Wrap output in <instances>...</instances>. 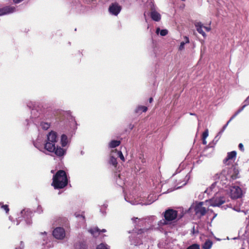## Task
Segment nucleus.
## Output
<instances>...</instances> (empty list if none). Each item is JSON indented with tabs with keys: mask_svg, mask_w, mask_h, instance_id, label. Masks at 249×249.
<instances>
[{
	"mask_svg": "<svg viewBox=\"0 0 249 249\" xmlns=\"http://www.w3.org/2000/svg\"><path fill=\"white\" fill-rule=\"evenodd\" d=\"M59 138L57 133L51 131L48 133L45 139V151L49 153H53L58 157H63L67 151L66 148H61L58 146Z\"/></svg>",
	"mask_w": 249,
	"mask_h": 249,
	"instance_id": "obj_1",
	"label": "nucleus"
},
{
	"mask_svg": "<svg viewBox=\"0 0 249 249\" xmlns=\"http://www.w3.org/2000/svg\"><path fill=\"white\" fill-rule=\"evenodd\" d=\"M46 110L43 108H36L31 112L30 120L26 119L25 124L29 126L31 122L36 127H40L44 130H47L51 125V123L47 120V115L45 113Z\"/></svg>",
	"mask_w": 249,
	"mask_h": 249,
	"instance_id": "obj_2",
	"label": "nucleus"
},
{
	"mask_svg": "<svg viewBox=\"0 0 249 249\" xmlns=\"http://www.w3.org/2000/svg\"><path fill=\"white\" fill-rule=\"evenodd\" d=\"M133 230L131 235L129 236V241L131 245L135 246H139L140 249H149L150 247V241L144 238V240H142L141 238L142 237V233H144V229H137L135 227Z\"/></svg>",
	"mask_w": 249,
	"mask_h": 249,
	"instance_id": "obj_3",
	"label": "nucleus"
},
{
	"mask_svg": "<svg viewBox=\"0 0 249 249\" xmlns=\"http://www.w3.org/2000/svg\"><path fill=\"white\" fill-rule=\"evenodd\" d=\"M33 214L32 211L29 209H24L18 215L16 220H13L11 216L9 217V219L14 224L16 223V225H19L21 222H22V224L25 223L27 225H30L32 223Z\"/></svg>",
	"mask_w": 249,
	"mask_h": 249,
	"instance_id": "obj_4",
	"label": "nucleus"
},
{
	"mask_svg": "<svg viewBox=\"0 0 249 249\" xmlns=\"http://www.w3.org/2000/svg\"><path fill=\"white\" fill-rule=\"evenodd\" d=\"M68 182L66 172L64 170H60L53 176L52 185L55 189H62L67 185Z\"/></svg>",
	"mask_w": 249,
	"mask_h": 249,
	"instance_id": "obj_5",
	"label": "nucleus"
},
{
	"mask_svg": "<svg viewBox=\"0 0 249 249\" xmlns=\"http://www.w3.org/2000/svg\"><path fill=\"white\" fill-rule=\"evenodd\" d=\"M178 215V212L172 209H168L163 213L164 219L159 221L157 228L160 230H164V227L170 224L171 222L175 220Z\"/></svg>",
	"mask_w": 249,
	"mask_h": 249,
	"instance_id": "obj_6",
	"label": "nucleus"
},
{
	"mask_svg": "<svg viewBox=\"0 0 249 249\" xmlns=\"http://www.w3.org/2000/svg\"><path fill=\"white\" fill-rule=\"evenodd\" d=\"M230 179H224L223 180H217L211 186L207 188L204 192V194H206L207 195H215L217 194L219 190L221 189H223L224 187L227 186L229 183V181Z\"/></svg>",
	"mask_w": 249,
	"mask_h": 249,
	"instance_id": "obj_7",
	"label": "nucleus"
},
{
	"mask_svg": "<svg viewBox=\"0 0 249 249\" xmlns=\"http://www.w3.org/2000/svg\"><path fill=\"white\" fill-rule=\"evenodd\" d=\"M124 199L127 202L130 203L132 205H137L138 204H142V205H149L152 203L155 200V198L152 200H149V202L147 203H142L140 202V199L135 196L133 194H129V195H124Z\"/></svg>",
	"mask_w": 249,
	"mask_h": 249,
	"instance_id": "obj_8",
	"label": "nucleus"
},
{
	"mask_svg": "<svg viewBox=\"0 0 249 249\" xmlns=\"http://www.w3.org/2000/svg\"><path fill=\"white\" fill-rule=\"evenodd\" d=\"M230 196L232 199L241 198L243 195V191L237 185H232L230 187Z\"/></svg>",
	"mask_w": 249,
	"mask_h": 249,
	"instance_id": "obj_9",
	"label": "nucleus"
},
{
	"mask_svg": "<svg viewBox=\"0 0 249 249\" xmlns=\"http://www.w3.org/2000/svg\"><path fill=\"white\" fill-rule=\"evenodd\" d=\"M224 170L227 171V176L230 179L234 180L239 176V170L236 165H232L231 167H226Z\"/></svg>",
	"mask_w": 249,
	"mask_h": 249,
	"instance_id": "obj_10",
	"label": "nucleus"
},
{
	"mask_svg": "<svg viewBox=\"0 0 249 249\" xmlns=\"http://www.w3.org/2000/svg\"><path fill=\"white\" fill-rule=\"evenodd\" d=\"M122 6L117 2L111 3L108 7V11L110 15L117 16L122 10Z\"/></svg>",
	"mask_w": 249,
	"mask_h": 249,
	"instance_id": "obj_11",
	"label": "nucleus"
},
{
	"mask_svg": "<svg viewBox=\"0 0 249 249\" xmlns=\"http://www.w3.org/2000/svg\"><path fill=\"white\" fill-rule=\"evenodd\" d=\"M33 144L40 151L48 155V153L45 151V140L41 136H38L36 139L33 142Z\"/></svg>",
	"mask_w": 249,
	"mask_h": 249,
	"instance_id": "obj_12",
	"label": "nucleus"
},
{
	"mask_svg": "<svg viewBox=\"0 0 249 249\" xmlns=\"http://www.w3.org/2000/svg\"><path fill=\"white\" fill-rule=\"evenodd\" d=\"M203 203H204L203 202H199L195 206L194 210L195 213L199 217L204 215L206 213L207 211L206 208L202 206Z\"/></svg>",
	"mask_w": 249,
	"mask_h": 249,
	"instance_id": "obj_13",
	"label": "nucleus"
},
{
	"mask_svg": "<svg viewBox=\"0 0 249 249\" xmlns=\"http://www.w3.org/2000/svg\"><path fill=\"white\" fill-rule=\"evenodd\" d=\"M53 235L56 239H63L66 235L65 231L62 227H57L53 230Z\"/></svg>",
	"mask_w": 249,
	"mask_h": 249,
	"instance_id": "obj_14",
	"label": "nucleus"
},
{
	"mask_svg": "<svg viewBox=\"0 0 249 249\" xmlns=\"http://www.w3.org/2000/svg\"><path fill=\"white\" fill-rule=\"evenodd\" d=\"M225 202V199L223 197L215 196L210 200V205L213 207H219Z\"/></svg>",
	"mask_w": 249,
	"mask_h": 249,
	"instance_id": "obj_15",
	"label": "nucleus"
},
{
	"mask_svg": "<svg viewBox=\"0 0 249 249\" xmlns=\"http://www.w3.org/2000/svg\"><path fill=\"white\" fill-rule=\"evenodd\" d=\"M16 11L14 6H7L0 8V16L13 13Z\"/></svg>",
	"mask_w": 249,
	"mask_h": 249,
	"instance_id": "obj_16",
	"label": "nucleus"
},
{
	"mask_svg": "<svg viewBox=\"0 0 249 249\" xmlns=\"http://www.w3.org/2000/svg\"><path fill=\"white\" fill-rule=\"evenodd\" d=\"M150 17L155 21H159L161 19L160 14L155 9L153 4L151 8Z\"/></svg>",
	"mask_w": 249,
	"mask_h": 249,
	"instance_id": "obj_17",
	"label": "nucleus"
},
{
	"mask_svg": "<svg viewBox=\"0 0 249 249\" xmlns=\"http://www.w3.org/2000/svg\"><path fill=\"white\" fill-rule=\"evenodd\" d=\"M227 171L224 169L220 173L216 174L214 176L215 181L217 180H223L224 179H230L227 176Z\"/></svg>",
	"mask_w": 249,
	"mask_h": 249,
	"instance_id": "obj_18",
	"label": "nucleus"
},
{
	"mask_svg": "<svg viewBox=\"0 0 249 249\" xmlns=\"http://www.w3.org/2000/svg\"><path fill=\"white\" fill-rule=\"evenodd\" d=\"M236 156V152L235 151H232L228 153L227 157L224 160V163L227 165L229 164L230 162V160H232L234 158H235Z\"/></svg>",
	"mask_w": 249,
	"mask_h": 249,
	"instance_id": "obj_19",
	"label": "nucleus"
},
{
	"mask_svg": "<svg viewBox=\"0 0 249 249\" xmlns=\"http://www.w3.org/2000/svg\"><path fill=\"white\" fill-rule=\"evenodd\" d=\"M70 140L68 139L67 136L65 134H62L61 136L60 143L61 148H66L65 147L70 142Z\"/></svg>",
	"mask_w": 249,
	"mask_h": 249,
	"instance_id": "obj_20",
	"label": "nucleus"
},
{
	"mask_svg": "<svg viewBox=\"0 0 249 249\" xmlns=\"http://www.w3.org/2000/svg\"><path fill=\"white\" fill-rule=\"evenodd\" d=\"M109 163L110 164L112 165L114 167H116L118 162L117 160V158L115 155L114 154V151L112 150L111 153L110 154Z\"/></svg>",
	"mask_w": 249,
	"mask_h": 249,
	"instance_id": "obj_21",
	"label": "nucleus"
},
{
	"mask_svg": "<svg viewBox=\"0 0 249 249\" xmlns=\"http://www.w3.org/2000/svg\"><path fill=\"white\" fill-rule=\"evenodd\" d=\"M89 231L94 236L96 237L100 233V232H106V230L103 229L100 230L98 228L96 227L94 229H90L89 230Z\"/></svg>",
	"mask_w": 249,
	"mask_h": 249,
	"instance_id": "obj_22",
	"label": "nucleus"
},
{
	"mask_svg": "<svg viewBox=\"0 0 249 249\" xmlns=\"http://www.w3.org/2000/svg\"><path fill=\"white\" fill-rule=\"evenodd\" d=\"M115 176L116 178V181L117 184L122 187L123 185L125 184L123 177L120 174L118 173H116Z\"/></svg>",
	"mask_w": 249,
	"mask_h": 249,
	"instance_id": "obj_23",
	"label": "nucleus"
},
{
	"mask_svg": "<svg viewBox=\"0 0 249 249\" xmlns=\"http://www.w3.org/2000/svg\"><path fill=\"white\" fill-rule=\"evenodd\" d=\"M195 26L196 29L197 31L200 34H201L203 36L205 37L206 36L205 33L203 31L202 29L203 28V25L200 22H197L195 23Z\"/></svg>",
	"mask_w": 249,
	"mask_h": 249,
	"instance_id": "obj_24",
	"label": "nucleus"
},
{
	"mask_svg": "<svg viewBox=\"0 0 249 249\" xmlns=\"http://www.w3.org/2000/svg\"><path fill=\"white\" fill-rule=\"evenodd\" d=\"M131 219L135 226H137L138 227H141L144 223V220L142 218L140 219L138 217H133Z\"/></svg>",
	"mask_w": 249,
	"mask_h": 249,
	"instance_id": "obj_25",
	"label": "nucleus"
},
{
	"mask_svg": "<svg viewBox=\"0 0 249 249\" xmlns=\"http://www.w3.org/2000/svg\"><path fill=\"white\" fill-rule=\"evenodd\" d=\"M189 178H190V177H189V175L187 174L185 176V179L183 181H181V180H179L178 181V182L177 183L176 186H175V187H176L175 189H179L180 187H181L182 186L186 185L187 183V180L189 179Z\"/></svg>",
	"mask_w": 249,
	"mask_h": 249,
	"instance_id": "obj_26",
	"label": "nucleus"
},
{
	"mask_svg": "<svg viewBox=\"0 0 249 249\" xmlns=\"http://www.w3.org/2000/svg\"><path fill=\"white\" fill-rule=\"evenodd\" d=\"M213 244V243L211 240L207 239L202 245V248L203 249H210L212 248Z\"/></svg>",
	"mask_w": 249,
	"mask_h": 249,
	"instance_id": "obj_27",
	"label": "nucleus"
},
{
	"mask_svg": "<svg viewBox=\"0 0 249 249\" xmlns=\"http://www.w3.org/2000/svg\"><path fill=\"white\" fill-rule=\"evenodd\" d=\"M147 110V107L145 106H139L135 109V112L138 114H141L142 112H145Z\"/></svg>",
	"mask_w": 249,
	"mask_h": 249,
	"instance_id": "obj_28",
	"label": "nucleus"
},
{
	"mask_svg": "<svg viewBox=\"0 0 249 249\" xmlns=\"http://www.w3.org/2000/svg\"><path fill=\"white\" fill-rule=\"evenodd\" d=\"M26 105L28 107H29L30 109H31V111L35 109V108H42L40 106H36V104H35V103L34 102H32V101H28L26 103Z\"/></svg>",
	"mask_w": 249,
	"mask_h": 249,
	"instance_id": "obj_29",
	"label": "nucleus"
},
{
	"mask_svg": "<svg viewBox=\"0 0 249 249\" xmlns=\"http://www.w3.org/2000/svg\"><path fill=\"white\" fill-rule=\"evenodd\" d=\"M189 43V38L186 36H184V41H182L180 43V44L179 46V48H178L179 51H182V50H184L185 44H186L187 43Z\"/></svg>",
	"mask_w": 249,
	"mask_h": 249,
	"instance_id": "obj_30",
	"label": "nucleus"
},
{
	"mask_svg": "<svg viewBox=\"0 0 249 249\" xmlns=\"http://www.w3.org/2000/svg\"><path fill=\"white\" fill-rule=\"evenodd\" d=\"M121 143V142L118 140H112L108 144L109 148H113L118 146Z\"/></svg>",
	"mask_w": 249,
	"mask_h": 249,
	"instance_id": "obj_31",
	"label": "nucleus"
},
{
	"mask_svg": "<svg viewBox=\"0 0 249 249\" xmlns=\"http://www.w3.org/2000/svg\"><path fill=\"white\" fill-rule=\"evenodd\" d=\"M87 246L83 242H79L74 245V249H86Z\"/></svg>",
	"mask_w": 249,
	"mask_h": 249,
	"instance_id": "obj_32",
	"label": "nucleus"
},
{
	"mask_svg": "<svg viewBox=\"0 0 249 249\" xmlns=\"http://www.w3.org/2000/svg\"><path fill=\"white\" fill-rule=\"evenodd\" d=\"M168 30L166 29L160 30L159 27L157 28L156 33L157 34H160L161 36H164L167 35Z\"/></svg>",
	"mask_w": 249,
	"mask_h": 249,
	"instance_id": "obj_33",
	"label": "nucleus"
},
{
	"mask_svg": "<svg viewBox=\"0 0 249 249\" xmlns=\"http://www.w3.org/2000/svg\"><path fill=\"white\" fill-rule=\"evenodd\" d=\"M114 151V154L115 155V156L118 158H120V159L123 161H125V158L122 153V152L121 151H117L116 150H113Z\"/></svg>",
	"mask_w": 249,
	"mask_h": 249,
	"instance_id": "obj_34",
	"label": "nucleus"
},
{
	"mask_svg": "<svg viewBox=\"0 0 249 249\" xmlns=\"http://www.w3.org/2000/svg\"><path fill=\"white\" fill-rule=\"evenodd\" d=\"M225 130L222 129L217 134V135L214 137L213 142L214 144H215L216 142L219 141L220 139L221 136L222 135V133Z\"/></svg>",
	"mask_w": 249,
	"mask_h": 249,
	"instance_id": "obj_35",
	"label": "nucleus"
},
{
	"mask_svg": "<svg viewBox=\"0 0 249 249\" xmlns=\"http://www.w3.org/2000/svg\"><path fill=\"white\" fill-rule=\"evenodd\" d=\"M0 208L8 213L9 212L8 205L7 204H3L2 202H0Z\"/></svg>",
	"mask_w": 249,
	"mask_h": 249,
	"instance_id": "obj_36",
	"label": "nucleus"
},
{
	"mask_svg": "<svg viewBox=\"0 0 249 249\" xmlns=\"http://www.w3.org/2000/svg\"><path fill=\"white\" fill-rule=\"evenodd\" d=\"M75 217L78 219H79V221L84 223L85 222V216L84 214L82 213L80 214L79 213H75Z\"/></svg>",
	"mask_w": 249,
	"mask_h": 249,
	"instance_id": "obj_37",
	"label": "nucleus"
},
{
	"mask_svg": "<svg viewBox=\"0 0 249 249\" xmlns=\"http://www.w3.org/2000/svg\"><path fill=\"white\" fill-rule=\"evenodd\" d=\"M96 249H109V248L106 244L101 243L97 247Z\"/></svg>",
	"mask_w": 249,
	"mask_h": 249,
	"instance_id": "obj_38",
	"label": "nucleus"
},
{
	"mask_svg": "<svg viewBox=\"0 0 249 249\" xmlns=\"http://www.w3.org/2000/svg\"><path fill=\"white\" fill-rule=\"evenodd\" d=\"M247 106V104H245L243 105L240 108H239L235 113L232 116V117L234 118L239 113H240L244 109V108Z\"/></svg>",
	"mask_w": 249,
	"mask_h": 249,
	"instance_id": "obj_39",
	"label": "nucleus"
},
{
	"mask_svg": "<svg viewBox=\"0 0 249 249\" xmlns=\"http://www.w3.org/2000/svg\"><path fill=\"white\" fill-rule=\"evenodd\" d=\"M186 249H200V246L197 244H194L189 246Z\"/></svg>",
	"mask_w": 249,
	"mask_h": 249,
	"instance_id": "obj_40",
	"label": "nucleus"
},
{
	"mask_svg": "<svg viewBox=\"0 0 249 249\" xmlns=\"http://www.w3.org/2000/svg\"><path fill=\"white\" fill-rule=\"evenodd\" d=\"M209 135L208 129H206L202 134V139H206Z\"/></svg>",
	"mask_w": 249,
	"mask_h": 249,
	"instance_id": "obj_41",
	"label": "nucleus"
},
{
	"mask_svg": "<svg viewBox=\"0 0 249 249\" xmlns=\"http://www.w3.org/2000/svg\"><path fill=\"white\" fill-rule=\"evenodd\" d=\"M139 160H141V162L142 163H144L146 162L145 159H144V155L142 154L139 157Z\"/></svg>",
	"mask_w": 249,
	"mask_h": 249,
	"instance_id": "obj_42",
	"label": "nucleus"
},
{
	"mask_svg": "<svg viewBox=\"0 0 249 249\" xmlns=\"http://www.w3.org/2000/svg\"><path fill=\"white\" fill-rule=\"evenodd\" d=\"M184 168V164H180L178 168L177 169L176 173H179Z\"/></svg>",
	"mask_w": 249,
	"mask_h": 249,
	"instance_id": "obj_43",
	"label": "nucleus"
},
{
	"mask_svg": "<svg viewBox=\"0 0 249 249\" xmlns=\"http://www.w3.org/2000/svg\"><path fill=\"white\" fill-rule=\"evenodd\" d=\"M36 212L39 213H42L43 209L41 206H38L37 207V208L36 209Z\"/></svg>",
	"mask_w": 249,
	"mask_h": 249,
	"instance_id": "obj_44",
	"label": "nucleus"
},
{
	"mask_svg": "<svg viewBox=\"0 0 249 249\" xmlns=\"http://www.w3.org/2000/svg\"><path fill=\"white\" fill-rule=\"evenodd\" d=\"M238 147L240 150H241L242 151H243L244 150V145L242 143H239Z\"/></svg>",
	"mask_w": 249,
	"mask_h": 249,
	"instance_id": "obj_45",
	"label": "nucleus"
},
{
	"mask_svg": "<svg viewBox=\"0 0 249 249\" xmlns=\"http://www.w3.org/2000/svg\"><path fill=\"white\" fill-rule=\"evenodd\" d=\"M234 211H236V212H243L244 211L243 210H241V209L240 208H238L237 207H234L233 209Z\"/></svg>",
	"mask_w": 249,
	"mask_h": 249,
	"instance_id": "obj_46",
	"label": "nucleus"
},
{
	"mask_svg": "<svg viewBox=\"0 0 249 249\" xmlns=\"http://www.w3.org/2000/svg\"><path fill=\"white\" fill-rule=\"evenodd\" d=\"M24 248V244L22 241H21L20 243V247L19 249L16 248V249H23Z\"/></svg>",
	"mask_w": 249,
	"mask_h": 249,
	"instance_id": "obj_47",
	"label": "nucleus"
},
{
	"mask_svg": "<svg viewBox=\"0 0 249 249\" xmlns=\"http://www.w3.org/2000/svg\"><path fill=\"white\" fill-rule=\"evenodd\" d=\"M23 0H13V2L15 4H18V3L22 2Z\"/></svg>",
	"mask_w": 249,
	"mask_h": 249,
	"instance_id": "obj_48",
	"label": "nucleus"
},
{
	"mask_svg": "<svg viewBox=\"0 0 249 249\" xmlns=\"http://www.w3.org/2000/svg\"><path fill=\"white\" fill-rule=\"evenodd\" d=\"M245 102L246 103L245 104H247V105L248 104H249V96H248V97L246 99V100L245 101Z\"/></svg>",
	"mask_w": 249,
	"mask_h": 249,
	"instance_id": "obj_49",
	"label": "nucleus"
},
{
	"mask_svg": "<svg viewBox=\"0 0 249 249\" xmlns=\"http://www.w3.org/2000/svg\"><path fill=\"white\" fill-rule=\"evenodd\" d=\"M203 28L206 30V31L209 32L210 30V28L208 27H205L203 26Z\"/></svg>",
	"mask_w": 249,
	"mask_h": 249,
	"instance_id": "obj_50",
	"label": "nucleus"
},
{
	"mask_svg": "<svg viewBox=\"0 0 249 249\" xmlns=\"http://www.w3.org/2000/svg\"><path fill=\"white\" fill-rule=\"evenodd\" d=\"M228 124H225L223 126V127H222V129H223V130H225L226 129V128H227V126H228Z\"/></svg>",
	"mask_w": 249,
	"mask_h": 249,
	"instance_id": "obj_51",
	"label": "nucleus"
},
{
	"mask_svg": "<svg viewBox=\"0 0 249 249\" xmlns=\"http://www.w3.org/2000/svg\"><path fill=\"white\" fill-rule=\"evenodd\" d=\"M202 143L203 144H207V141H206V139H202Z\"/></svg>",
	"mask_w": 249,
	"mask_h": 249,
	"instance_id": "obj_52",
	"label": "nucleus"
},
{
	"mask_svg": "<svg viewBox=\"0 0 249 249\" xmlns=\"http://www.w3.org/2000/svg\"><path fill=\"white\" fill-rule=\"evenodd\" d=\"M129 128L131 130L134 127V125L132 124H129Z\"/></svg>",
	"mask_w": 249,
	"mask_h": 249,
	"instance_id": "obj_53",
	"label": "nucleus"
},
{
	"mask_svg": "<svg viewBox=\"0 0 249 249\" xmlns=\"http://www.w3.org/2000/svg\"><path fill=\"white\" fill-rule=\"evenodd\" d=\"M153 100V98H152V97L150 98L149 99V103H152Z\"/></svg>",
	"mask_w": 249,
	"mask_h": 249,
	"instance_id": "obj_54",
	"label": "nucleus"
},
{
	"mask_svg": "<svg viewBox=\"0 0 249 249\" xmlns=\"http://www.w3.org/2000/svg\"><path fill=\"white\" fill-rule=\"evenodd\" d=\"M41 234L42 235H46V232L45 231L44 232H41Z\"/></svg>",
	"mask_w": 249,
	"mask_h": 249,
	"instance_id": "obj_55",
	"label": "nucleus"
},
{
	"mask_svg": "<svg viewBox=\"0 0 249 249\" xmlns=\"http://www.w3.org/2000/svg\"><path fill=\"white\" fill-rule=\"evenodd\" d=\"M232 120H231V119L228 121V122L226 124H228V125L229 124V123Z\"/></svg>",
	"mask_w": 249,
	"mask_h": 249,
	"instance_id": "obj_56",
	"label": "nucleus"
},
{
	"mask_svg": "<svg viewBox=\"0 0 249 249\" xmlns=\"http://www.w3.org/2000/svg\"><path fill=\"white\" fill-rule=\"evenodd\" d=\"M232 120H231V119L228 121V122L226 124H228V125L229 124V123Z\"/></svg>",
	"mask_w": 249,
	"mask_h": 249,
	"instance_id": "obj_57",
	"label": "nucleus"
},
{
	"mask_svg": "<svg viewBox=\"0 0 249 249\" xmlns=\"http://www.w3.org/2000/svg\"><path fill=\"white\" fill-rule=\"evenodd\" d=\"M232 120H231V119L228 121V122L226 124H228V125L229 124V123Z\"/></svg>",
	"mask_w": 249,
	"mask_h": 249,
	"instance_id": "obj_58",
	"label": "nucleus"
},
{
	"mask_svg": "<svg viewBox=\"0 0 249 249\" xmlns=\"http://www.w3.org/2000/svg\"><path fill=\"white\" fill-rule=\"evenodd\" d=\"M190 115H196V114L193 113H190Z\"/></svg>",
	"mask_w": 249,
	"mask_h": 249,
	"instance_id": "obj_59",
	"label": "nucleus"
},
{
	"mask_svg": "<svg viewBox=\"0 0 249 249\" xmlns=\"http://www.w3.org/2000/svg\"><path fill=\"white\" fill-rule=\"evenodd\" d=\"M43 240L44 241H45V240H46V237H43Z\"/></svg>",
	"mask_w": 249,
	"mask_h": 249,
	"instance_id": "obj_60",
	"label": "nucleus"
},
{
	"mask_svg": "<svg viewBox=\"0 0 249 249\" xmlns=\"http://www.w3.org/2000/svg\"><path fill=\"white\" fill-rule=\"evenodd\" d=\"M230 119H231V120H232V119H233L234 118H233V117H231Z\"/></svg>",
	"mask_w": 249,
	"mask_h": 249,
	"instance_id": "obj_61",
	"label": "nucleus"
},
{
	"mask_svg": "<svg viewBox=\"0 0 249 249\" xmlns=\"http://www.w3.org/2000/svg\"><path fill=\"white\" fill-rule=\"evenodd\" d=\"M102 213L104 214L105 213V212H102Z\"/></svg>",
	"mask_w": 249,
	"mask_h": 249,
	"instance_id": "obj_62",
	"label": "nucleus"
},
{
	"mask_svg": "<svg viewBox=\"0 0 249 249\" xmlns=\"http://www.w3.org/2000/svg\"><path fill=\"white\" fill-rule=\"evenodd\" d=\"M104 206L105 207H107V206H106V205H104Z\"/></svg>",
	"mask_w": 249,
	"mask_h": 249,
	"instance_id": "obj_63",
	"label": "nucleus"
}]
</instances>
